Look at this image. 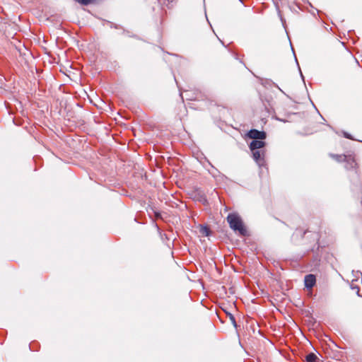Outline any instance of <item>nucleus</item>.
Segmentation results:
<instances>
[{
  "mask_svg": "<svg viewBox=\"0 0 362 362\" xmlns=\"http://www.w3.org/2000/svg\"><path fill=\"white\" fill-rule=\"evenodd\" d=\"M265 145L266 143L260 139L253 140L250 144V149L252 153V158L259 167L266 166L264 159L265 151L264 149Z\"/></svg>",
  "mask_w": 362,
  "mask_h": 362,
  "instance_id": "f257e3e1",
  "label": "nucleus"
},
{
  "mask_svg": "<svg viewBox=\"0 0 362 362\" xmlns=\"http://www.w3.org/2000/svg\"><path fill=\"white\" fill-rule=\"evenodd\" d=\"M330 156L338 162H351L350 165L351 168L354 167V164L356 165L354 159L351 156L338 154H331Z\"/></svg>",
  "mask_w": 362,
  "mask_h": 362,
  "instance_id": "20e7f679",
  "label": "nucleus"
},
{
  "mask_svg": "<svg viewBox=\"0 0 362 362\" xmlns=\"http://www.w3.org/2000/svg\"><path fill=\"white\" fill-rule=\"evenodd\" d=\"M357 289H358V291H357V293L358 294V293H359V288L357 287Z\"/></svg>",
  "mask_w": 362,
  "mask_h": 362,
  "instance_id": "f8f14e48",
  "label": "nucleus"
},
{
  "mask_svg": "<svg viewBox=\"0 0 362 362\" xmlns=\"http://www.w3.org/2000/svg\"><path fill=\"white\" fill-rule=\"evenodd\" d=\"M227 221L230 228L234 231H238L241 236H245L247 235V231L238 215L235 214H229L227 216Z\"/></svg>",
  "mask_w": 362,
  "mask_h": 362,
  "instance_id": "f03ea898",
  "label": "nucleus"
},
{
  "mask_svg": "<svg viewBox=\"0 0 362 362\" xmlns=\"http://www.w3.org/2000/svg\"><path fill=\"white\" fill-rule=\"evenodd\" d=\"M199 231L202 233V235L205 237L209 236L210 233H211V230H210L209 228L207 226H201Z\"/></svg>",
  "mask_w": 362,
  "mask_h": 362,
  "instance_id": "0eeeda50",
  "label": "nucleus"
},
{
  "mask_svg": "<svg viewBox=\"0 0 362 362\" xmlns=\"http://www.w3.org/2000/svg\"><path fill=\"white\" fill-rule=\"evenodd\" d=\"M275 86H276V88H278L280 90H281L279 88L278 85H275Z\"/></svg>",
  "mask_w": 362,
  "mask_h": 362,
  "instance_id": "9b49d317",
  "label": "nucleus"
},
{
  "mask_svg": "<svg viewBox=\"0 0 362 362\" xmlns=\"http://www.w3.org/2000/svg\"><path fill=\"white\" fill-rule=\"evenodd\" d=\"M305 286L308 288H312L316 282L315 276L313 274H308L305 276Z\"/></svg>",
  "mask_w": 362,
  "mask_h": 362,
  "instance_id": "39448f33",
  "label": "nucleus"
},
{
  "mask_svg": "<svg viewBox=\"0 0 362 362\" xmlns=\"http://www.w3.org/2000/svg\"><path fill=\"white\" fill-rule=\"evenodd\" d=\"M155 216L156 218H160L161 215L159 212H155Z\"/></svg>",
  "mask_w": 362,
  "mask_h": 362,
  "instance_id": "1a4fd4ad",
  "label": "nucleus"
},
{
  "mask_svg": "<svg viewBox=\"0 0 362 362\" xmlns=\"http://www.w3.org/2000/svg\"><path fill=\"white\" fill-rule=\"evenodd\" d=\"M247 136L254 140H264L267 137V134L264 131H259L255 129H252L247 133Z\"/></svg>",
  "mask_w": 362,
  "mask_h": 362,
  "instance_id": "7ed1b4c3",
  "label": "nucleus"
},
{
  "mask_svg": "<svg viewBox=\"0 0 362 362\" xmlns=\"http://www.w3.org/2000/svg\"><path fill=\"white\" fill-rule=\"evenodd\" d=\"M231 323L234 327H237L236 321L235 317L231 313H227Z\"/></svg>",
  "mask_w": 362,
  "mask_h": 362,
  "instance_id": "6e6552de",
  "label": "nucleus"
},
{
  "mask_svg": "<svg viewBox=\"0 0 362 362\" xmlns=\"http://www.w3.org/2000/svg\"><path fill=\"white\" fill-rule=\"evenodd\" d=\"M345 137H346V138H348V139H350V138H351V137H350V135H349V134H348L347 133H345Z\"/></svg>",
  "mask_w": 362,
  "mask_h": 362,
  "instance_id": "9d476101",
  "label": "nucleus"
},
{
  "mask_svg": "<svg viewBox=\"0 0 362 362\" xmlns=\"http://www.w3.org/2000/svg\"><path fill=\"white\" fill-rule=\"evenodd\" d=\"M318 360L317 356L314 353H310L305 356L306 362H317Z\"/></svg>",
  "mask_w": 362,
  "mask_h": 362,
  "instance_id": "423d86ee",
  "label": "nucleus"
}]
</instances>
